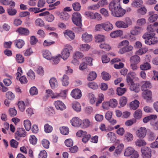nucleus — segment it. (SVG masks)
Returning a JSON list of instances; mask_svg holds the SVG:
<instances>
[{
	"mask_svg": "<svg viewBox=\"0 0 158 158\" xmlns=\"http://www.w3.org/2000/svg\"><path fill=\"white\" fill-rule=\"evenodd\" d=\"M121 0H113L109 5V10L112 15L114 17H122L126 13L125 10L123 9L120 5Z\"/></svg>",
	"mask_w": 158,
	"mask_h": 158,
	"instance_id": "f257e3e1",
	"label": "nucleus"
},
{
	"mask_svg": "<svg viewBox=\"0 0 158 158\" xmlns=\"http://www.w3.org/2000/svg\"><path fill=\"white\" fill-rule=\"evenodd\" d=\"M154 33L146 32L142 36V38L145 39V43L147 45H151L156 44L158 42L157 39L155 36Z\"/></svg>",
	"mask_w": 158,
	"mask_h": 158,
	"instance_id": "f03ea898",
	"label": "nucleus"
},
{
	"mask_svg": "<svg viewBox=\"0 0 158 158\" xmlns=\"http://www.w3.org/2000/svg\"><path fill=\"white\" fill-rule=\"evenodd\" d=\"M73 48L70 44H66L61 51L60 56L64 60H66L70 56V52L72 51Z\"/></svg>",
	"mask_w": 158,
	"mask_h": 158,
	"instance_id": "7ed1b4c3",
	"label": "nucleus"
},
{
	"mask_svg": "<svg viewBox=\"0 0 158 158\" xmlns=\"http://www.w3.org/2000/svg\"><path fill=\"white\" fill-rule=\"evenodd\" d=\"M81 16L80 13L78 12H75L72 15V19L73 23L76 26L79 27V31H81Z\"/></svg>",
	"mask_w": 158,
	"mask_h": 158,
	"instance_id": "20e7f679",
	"label": "nucleus"
},
{
	"mask_svg": "<svg viewBox=\"0 0 158 158\" xmlns=\"http://www.w3.org/2000/svg\"><path fill=\"white\" fill-rule=\"evenodd\" d=\"M132 24L131 20L129 19H128L126 22L122 21H118L115 23V25L117 27L121 28H127L129 26Z\"/></svg>",
	"mask_w": 158,
	"mask_h": 158,
	"instance_id": "39448f33",
	"label": "nucleus"
},
{
	"mask_svg": "<svg viewBox=\"0 0 158 158\" xmlns=\"http://www.w3.org/2000/svg\"><path fill=\"white\" fill-rule=\"evenodd\" d=\"M147 130L144 127H140L137 128L135 131L136 136L139 138L143 139L147 135Z\"/></svg>",
	"mask_w": 158,
	"mask_h": 158,
	"instance_id": "423d86ee",
	"label": "nucleus"
},
{
	"mask_svg": "<svg viewBox=\"0 0 158 158\" xmlns=\"http://www.w3.org/2000/svg\"><path fill=\"white\" fill-rule=\"evenodd\" d=\"M141 152L143 158H151V150L149 148L145 147L142 148Z\"/></svg>",
	"mask_w": 158,
	"mask_h": 158,
	"instance_id": "0eeeda50",
	"label": "nucleus"
},
{
	"mask_svg": "<svg viewBox=\"0 0 158 158\" xmlns=\"http://www.w3.org/2000/svg\"><path fill=\"white\" fill-rule=\"evenodd\" d=\"M115 150L113 153V156L116 157L119 156L124 148V145L122 143H119L115 145Z\"/></svg>",
	"mask_w": 158,
	"mask_h": 158,
	"instance_id": "6e6552de",
	"label": "nucleus"
},
{
	"mask_svg": "<svg viewBox=\"0 0 158 158\" xmlns=\"http://www.w3.org/2000/svg\"><path fill=\"white\" fill-rule=\"evenodd\" d=\"M71 97L75 99H78L82 96L81 90L77 88L73 89L70 94Z\"/></svg>",
	"mask_w": 158,
	"mask_h": 158,
	"instance_id": "1a4fd4ad",
	"label": "nucleus"
},
{
	"mask_svg": "<svg viewBox=\"0 0 158 158\" xmlns=\"http://www.w3.org/2000/svg\"><path fill=\"white\" fill-rule=\"evenodd\" d=\"M81 38L83 42L85 43H89L92 41L93 35L91 34L85 32L82 34Z\"/></svg>",
	"mask_w": 158,
	"mask_h": 158,
	"instance_id": "9d476101",
	"label": "nucleus"
},
{
	"mask_svg": "<svg viewBox=\"0 0 158 158\" xmlns=\"http://www.w3.org/2000/svg\"><path fill=\"white\" fill-rule=\"evenodd\" d=\"M137 74L134 71H130L127 74L126 77V81L128 83H132L133 79L136 78Z\"/></svg>",
	"mask_w": 158,
	"mask_h": 158,
	"instance_id": "9b49d317",
	"label": "nucleus"
},
{
	"mask_svg": "<svg viewBox=\"0 0 158 158\" xmlns=\"http://www.w3.org/2000/svg\"><path fill=\"white\" fill-rule=\"evenodd\" d=\"M26 135V131L25 130L22 128H19L15 133V137L17 139L19 140L20 138L24 137Z\"/></svg>",
	"mask_w": 158,
	"mask_h": 158,
	"instance_id": "f8f14e48",
	"label": "nucleus"
},
{
	"mask_svg": "<svg viewBox=\"0 0 158 158\" xmlns=\"http://www.w3.org/2000/svg\"><path fill=\"white\" fill-rule=\"evenodd\" d=\"M143 30V28L140 26H135L134 28L130 31L131 35H136L141 34Z\"/></svg>",
	"mask_w": 158,
	"mask_h": 158,
	"instance_id": "ddd939ff",
	"label": "nucleus"
},
{
	"mask_svg": "<svg viewBox=\"0 0 158 158\" xmlns=\"http://www.w3.org/2000/svg\"><path fill=\"white\" fill-rule=\"evenodd\" d=\"M54 104L56 109L63 110L66 108V106L63 102L60 100H57L54 102Z\"/></svg>",
	"mask_w": 158,
	"mask_h": 158,
	"instance_id": "4468645a",
	"label": "nucleus"
},
{
	"mask_svg": "<svg viewBox=\"0 0 158 158\" xmlns=\"http://www.w3.org/2000/svg\"><path fill=\"white\" fill-rule=\"evenodd\" d=\"M70 122L74 127H80L82 120L78 117H74L70 120Z\"/></svg>",
	"mask_w": 158,
	"mask_h": 158,
	"instance_id": "2eb2a0df",
	"label": "nucleus"
},
{
	"mask_svg": "<svg viewBox=\"0 0 158 158\" xmlns=\"http://www.w3.org/2000/svg\"><path fill=\"white\" fill-rule=\"evenodd\" d=\"M103 30L106 31H111L113 28L112 24L109 22H106L102 23Z\"/></svg>",
	"mask_w": 158,
	"mask_h": 158,
	"instance_id": "dca6fc26",
	"label": "nucleus"
},
{
	"mask_svg": "<svg viewBox=\"0 0 158 158\" xmlns=\"http://www.w3.org/2000/svg\"><path fill=\"white\" fill-rule=\"evenodd\" d=\"M142 96L147 102L149 101L152 98V92L150 90L143 91Z\"/></svg>",
	"mask_w": 158,
	"mask_h": 158,
	"instance_id": "f3484780",
	"label": "nucleus"
},
{
	"mask_svg": "<svg viewBox=\"0 0 158 158\" xmlns=\"http://www.w3.org/2000/svg\"><path fill=\"white\" fill-rule=\"evenodd\" d=\"M16 31L18 32L19 35H28L30 32L28 29L22 27H20L18 28Z\"/></svg>",
	"mask_w": 158,
	"mask_h": 158,
	"instance_id": "a211bd4d",
	"label": "nucleus"
},
{
	"mask_svg": "<svg viewBox=\"0 0 158 158\" xmlns=\"http://www.w3.org/2000/svg\"><path fill=\"white\" fill-rule=\"evenodd\" d=\"M133 49V47L131 45H128L127 46L124 47L120 48L118 52L120 54H123L126 52L131 51Z\"/></svg>",
	"mask_w": 158,
	"mask_h": 158,
	"instance_id": "6ab92c4d",
	"label": "nucleus"
},
{
	"mask_svg": "<svg viewBox=\"0 0 158 158\" xmlns=\"http://www.w3.org/2000/svg\"><path fill=\"white\" fill-rule=\"evenodd\" d=\"M135 151L134 148L131 147H128L124 150V156L126 157L129 156Z\"/></svg>",
	"mask_w": 158,
	"mask_h": 158,
	"instance_id": "aec40b11",
	"label": "nucleus"
},
{
	"mask_svg": "<svg viewBox=\"0 0 158 158\" xmlns=\"http://www.w3.org/2000/svg\"><path fill=\"white\" fill-rule=\"evenodd\" d=\"M72 107L75 111L80 112L81 110V106L80 104L77 102L75 101L72 104Z\"/></svg>",
	"mask_w": 158,
	"mask_h": 158,
	"instance_id": "412c9836",
	"label": "nucleus"
},
{
	"mask_svg": "<svg viewBox=\"0 0 158 158\" xmlns=\"http://www.w3.org/2000/svg\"><path fill=\"white\" fill-rule=\"evenodd\" d=\"M149 17L148 20L151 23L156 21L158 18V15L155 14L154 11H150L149 12Z\"/></svg>",
	"mask_w": 158,
	"mask_h": 158,
	"instance_id": "4be33fe9",
	"label": "nucleus"
},
{
	"mask_svg": "<svg viewBox=\"0 0 158 158\" xmlns=\"http://www.w3.org/2000/svg\"><path fill=\"white\" fill-rule=\"evenodd\" d=\"M152 87V85L149 81H144L142 82V85L141 87V89L142 91L148 90V89L151 88Z\"/></svg>",
	"mask_w": 158,
	"mask_h": 158,
	"instance_id": "5701e85b",
	"label": "nucleus"
},
{
	"mask_svg": "<svg viewBox=\"0 0 158 158\" xmlns=\"http://www.w3.org/2000/svg\"><path fill=\"white\" fill-rule=\"evenodd\" d=\"M130 63L138 64L141 61L140 57L137 54L132 56L130 58Z\"/></svg>",
	"mask_w": 158,
	"mask_h": 158,
	"instance_id": "b1692460",
	"label": "nucleus"
},
{
	"mask_svg": "<svg viewBox=\"0 0 158 158\" xmlns=\"http://www.w3.org/2000/svg\"><path fill=\"white\" fill-rule=\"evenodd\" d=\"M60 18L64 21H67L70 18L69 15L65 11H62L59 14Z\"/></svg>",
	"mask_w": 158,
	"mask_h": 158,
	"instance_id": "393cba45",
	"label": "nucleus"
},
{
	"mask_svg": "<svg viewBox=\"0 0 158 158\" xmlns=\"http://www.w3.org/2000/svg\"><path fill=\"white\" fill-rule=\"evenodd\" d=\"M43 57L46 59L51 60L52 57L51 52L48 50H44L42 52Z\"/></svg>",
	"mask_w": 158,
	"mask_h": 158,
	"instance_id": "a878e982",
	"label": "nucleus"
},
{
	"mask_svg": "<svg viewBox=\"0 0 158 158\" xmlns=\"http://www.w3.org/2000/svg\"><path fill=\"white\" fill-rule=\"evenodd\" d=\"M123 34V31L121 30L113 31L110 34V36L112 38H115L121 36Z\"/></svg>",
	"mask_w": 158,
	"mask_h": 158,
	"instance_id": "bb28decb",
	"label": "nucleus"
},
{
	"mask_svg": "<svg viewBox=\"0 0 158 158\" xmlns=\"http://www.w3.org/2000/svg\"><path fill=\"white\" fill-rule=\"evenodd\" d=\"M131 84L130 87V89L131 91H133L135 92H138L140 90L139 85L138 84H135L133 82L132 83H129Z\"/></svg>",
	"mask_w": 158,
	"mask_h": 158,
	"instance_id": "cd10ccee",
	"label": "nucleus"
},
{
	"mask_svg": "<svg viewBox=\"0 0 158 158\" xmlns=\"http://www.w3.org/2000/svg\"><path fill=\"white\" fill-rule=\"evenodd\" d=\"M49 82L50 86L52 89H55L58 86V83L56 78L54 77L51 78Z\"/></svg>",
	"mask_w": 158,
	"mask_h": 158,
	"instance_id": "c85d7f7f",
	"label": "nucleus"
},
{
	"mask_svg": "<svg viewBox=\"0 0 158 158\" xmlns=\"http://www.w3.org/2000/svg\"><path fill=\"white\" fill-rule=\"evenodd\" d=\"M14 42L15 46L19 48H21L25 44L24 41L22 39L15 40Z\"/></svg>",
	"mask_w": 158,
	"mask_h": 158,
	"instance_id": "c756f323",
	"label": "nucleus"
},
{
	"mask_svg": "<svg viewBox=\"0 0 158 158\" xmlns=\"http://www.w3.org/2000/svg\"><path fill=\"white\" fill-rule=\"evenodd\" d=\"M64 36L66 37H69L71 39L73 40L75 37L74 33L72 31L68 30L65 31L64 32Z\"/></svg>",
	"mask_w": 158,
	"mask_h": 158,
	"instance_id": "7c9ffc66",
	"label": "nucleus"
},
{
	"mask_svg": "<svg viewBox=\"0 0 158 158\" xmlns=\"http://www.w3.org/2000/svg\"><path fill=\"white\" fill-rule=\"evenodd\" d=\"M142 111L139 109L135 110L133 114L134 117L136 120L140 119L142 117Z\"/></svg>",
	"mask_w": 158,
	"mask_h": 158,
	"instance_id": "2f4dec72",
	"label": "nucleus"
},
{
	"mask_svg": "<svg viewBox=\"0 0 158 158\" xmlns=\"http://www.w3.org/2000/svg\"><path fill=\"white\" fill-rule=\"evenodd\" d=\"M135 53L138 55H142L145 54L148 51V48L146 47H142L138 49Z\"/></svg>",
	"mask_w": 158,
	"mask_h": 158,
	"instance_id": "473e14b6",
	"label": "nucleus"
},
{
	"mask_svg": "<svg viewBox=\"0 0 158 158\" xmlns=\"http://www.w3.org/2000/svg\"><path fill=\"white\" fill-rule=\"evenodd\" d=\"M133 134L129 132H127L124 136V139L127 142H131L133 139Z\"/></svg>",
	"mask_w": 158,
	"mask_h": 158,
	"instance_id": "72a5a7b5",
	"label": "nucleus"
},
{
	"mask_svg": "<svg viewBox=\"0 0 158 158\" xmlns=\"http://www.w3.org/2000/svg\"><path fill=\"white\" fill-rule=\"evenodd\" d=\"M61 81L62 82V84L63 86H67L69 83V77L65 74L63 75Z\"/></svg>",
	"mask_w": 158,
	"mask_h": 158,
	"instance_id": "f704fd0d",
	"label": "nucleus"
},
{
	"mask_svg": "<svg viewBox=\"0 0 158 158\" xmlns=\"http://www.w3.org/2000/svg\"><path fill=\"white\" fill-rule=\"evenodd\" d=\"M135 143L136 146L138 147L145 146L147 144V143L144 139L139 138L136 140Z\"/></svg>",
	"mask_w": 158,
	"mask_h": 158,
	"instance_id": "c9c22d12",
	"label": "nucleus"
},
{
	"mask_svg": "<svg viewBox=\"0 0 158 158\" xmlns=\"http://www.w3.org/2000/svg\"><path fill=\"white\" fill-rule=\"evenodd\" d=\"M90 48V46L88 44H80L79 46V48L82 51H87Z\"/></svg>",
	"mask_w": 158,
	"mask_h": 158,
	"instance_id": "e433bc0d",
	"label": "nucleus"
},
{
	"mask_svg": "<svg viewBox=\"0 0 158 158\" xmlns=\"http://www.w3.org/2000/svg\"><path fill=\"white\" fill-rule=\"evenodd\" d=\"M139 103V102L138 100H135L130 102V107L133 110H135L138 107Z\"/></svg>",
	"mask_w": 158,
	"mask_h": 158,
	"instance_id": "4c0bfd02",
	"label": "nucleus"
},
{
	"mask_svg": "<svg viewBox=\"0 0 158 158\" xmlns=\"http://www.w3.org/2000/svg\"><path fill=\"white\" fill-rule=\"evenodd\" d=\"M157 118L156 115L152 114L144 117L143 119V122L146 123H148L150 120L156 119Z\"/></svg>",
	"mask_w": 158,
	"mask_h": 158,
	"instance_id": "58836bf2",
	"label": "nucleus"
},
{
	"mask_svg": "<svg viewBox=\"0 0 158 158\" xmlns=\"http://www.w3.org/2000/svg\"><path fill=\"white\" fill-rule=\"evenodd\" d=\"M139 68L141 70H147L151 69V66L149 63L146 62L140 65Z\"/></svg>",
	"mask_w": 158,
	"mask_h": 158,
	"instance_id": "ea45409f",
	"label": "nucleus"
},
{
	"mask_svg": "<svg viewBox=\"0 0 158 158\" xmlns=\"http://www.w3.org/2000/svg\"><path fill=\"white\" fill-rule=\"evenodd\" d=\"M96 42L99 43L104 41L105 40V36L103 35L97 34L95 36Z\"/></svg>",
	"mask_w": 158,
	"mask_h": 158,
	"instance_id": "a19ab883",
	"label": "nucleus"
},
{
	"mask_svg": "<svg viewBox=\"0 0 158 158\" xmlns=\"http://www.w3.org/2000/svg\"><path fill=\"white\" fill-rule=\"evenodd\" d=\"M104 96L103 94L99 93L98 95V101L96 102L95 106H98L104 100Z\"/></svg>",
	"mask_w": 158,
	"mask_h": 158,
	"instance_id": "79ce46f5",
	"label": "nucleus"
},
{
	"mask_svg": "<svg viewBox=\"0 0 158 158\" xmlns=\"http://www.w3.org/2000/svg\"><path fill=\"white\" fill-rule=\"evenodd\" d=\"M90 122L87 119H85L82 121L80 127L82 128H86L89 127L90 125Z\"/></svg>",
	"mask_w": 158,
	"mask_h": 158,
	"instance_id": "37998d69",
	"label": "nucleus"
},
{
	"mask_svg": "<svg viewBox=\"0 0 158 158\" xmlns=\"http://www.w3.org/2000/svg\"><path fill=\"white\" fill-rule=\"evenodd\" d=\"M88 97L90 104H93L95 103L96 101V98L93 94L89 93L88 94Z\"/></svg>",
	"mask_w": 158,
	"mask_h": 158,
	"instance_id": "c03bdc74",
	"label": "nucleus"
},
{
	"mask_svg": "<svg viewBox=\"0 0 158 158\" xmlns=\"http://www.w3.org/2000/svg\"><path fill=\"white\" fill-rule=\"evenodd\" d=\"M100 48L107 51H109L110 50L111 47L110 45L106 43H103L99 45Z\"/></svg>",
	"mask_w": 158,
	"mask_h": 158,
	"instance_id": "a18cd8bd",
	"label": "nucleus"
},
{
	"mask_svg": "<svg viewBox=\"0 0 158 158\" xmlns=\"http://www.w3.org/2000/svg\"><path fill=\"white\" fill-rule=\"evenodd\" d=\"M108 102L110 107L114 108L117 106L118 102L117 100L115 99H110Z\"/></svg>",
	"mask_w": 158,
	"mask_h": 158,
	"instance_id": "49530a36",
	"label": "nucleus"
},
{
	"mask_svg": "<svg viewBox=\"0 0 158 158\" xmlns=\"http://www.w3.org/2000/svg\"><path fill=\"white\" fill-rule=\"evenodd\" d=\"M97 77V74L94 72H91L88 75L87 79L89 81H92L94 80Z\"/></svg>",
	"mask_w": 158,
	"mask_h": 158,
	"instance_id": "de8ad7c7",
	"label": "nucleus"
},
{
	"mask_svg": "<svg viewBox=\"0 0 158 158\" xmlns=\"http://www.w3.org/2000/svg\"><path fill=\"white\" fill-rule=\"evenodd\" d=\"M147 12V10L144 6L141 7L137 10V12L138 14L142 15L146 14Z\"/></svg>",
	"mask_w": 158,
	"mask_h": 158,
	"instance_id": "09e8293b",
	"label": "nucleus"
},
{
	"mask_svg": "<svg viewBox=\"0 0 158 158\" xmlns=\"http://www.w3.org/2000/svg\"><path fill=\"white\" fill-rule=\"evenodd\" d=\"M24 126L26 130L27 131H29L31 128V123L29 120L26 119L24 121Z\"/></svg>",
	"mask_w": 158,
	"mask_h": 158,
	"instance_id": "8fccbe9b",
	"label": "nucleus"
},
{
	"mask_svg": "<svg viewBox=\"0 0 158 158\" xmlns=\"http://www.w3.org/2000/svg\"><path fill=\"white\" fill-rule=\"evenodd\" d=\"M100 129L102 131H106V132L111 131L113 129L112 128H109V127H106L105 125L103 123H102L99 127Z\"/></svg>",
	"mask_w": 158,
	"mask_h": 158,
	"instance_id": "3c124183",
	"label": "nucleus"
},
{
	"mask_svg": "<svg viewBox=\"0 0 158 158\" xmlns=\"http://www.w3.org/2000/svg\"><path fill=\"white\" fill-rule=\"evenodd\" d=\"M53 130L52 126L48 123L46 124L44 126V131L46 133H51Z\"/></svg>",
	"mask_w": 158,
	"mask_h": 158,
	"instance_id": "603ef678",
	"label": "nucleus"
},
{
	"mask_svg": "<svg viewBox=\"0 0 158 158\" xmlns=\"http://www.w3.org/2000/svg\"><path fill=\"white\" fill-rule=\"evenodd\" d=\"M108 139L111 141H114L116 139L115 134L113 132H109L107 135Z\"/></svg>",
	"mask_w": 158,
	"mask_h": 158,
	"instance_id": "864d4df0",
	"label": "nucleus"
},
{
	"mask_svg": "<svg viewBox=\"0 0 158 158\" xmlns=\"http://www.w3.org/2000/svg\"><path fill=\"white\" fill-rule=\"evenodd\" d=\"M15 59L17 62L22 63L24 62V58L21 55L18 54L16 55Z\"/></svg>",
	"mask_w": 158,
	"mask_h": 158,
	"instance_id": "5fc2aeb1",
	"label": "nucleus"
},
{
	"mask_svg": "<svg viewBox=\"0 0 158 158\" xmlns=\"http://www.w3.org/2000/svg\"><path fill=\"white\" fill-rule=\"evenodd\" d=\"M18 105L19 110L22 111H23L25 109V105L24 102L22 101H19L18 102Z\"/></svg>",
	"mask_w": 158,
	"mask_h": 158,
	"instance_id": "6e6d98bb",
	"label": "nucleus"
},
{
	"mask_svg": "<svg viewBox=\"0 0 158 158\" xmlns=\"http://www.w3.org/2000/svg\"><path fill=\"white\" fill-rule=\"evenodd\" d=\"M60 133L63 135H67L69 133V129L67 127H60Z\"/></svg>",
	"mask_w": 158,
	"mask_h": 158,
	"instance_id": "4d7b16f0",
	"label": "nucleus"
},
{
	"mask_svg": "<svg viewBox=\"0 0 158 158\" xmlns=\"http://www.w3.org/2000/svg\"><path fill=\"white\" fill-rule=\"evenodd\" d=\"M127 91L126 88H121L118 87L117 89V94L119 96H121L124 94Z\"/></svg>",
	"mask_w": 158,
	"mask_h": 158,
	"instance_id": "13d9d810",
	"label": "nucleus"
},
{
	"mask_svg": "<svg viewBox=\"0 0 158 158\" xmlns=\"http://www.w3.org/2000/svg\"><path fill=\"white\" fill-rule=\"evenodd\" d=\"M73 9L75 11H79L81 8V5L80 3L77 2H75L72 4Z\"/></svg>",
	"mask_w": 158,
	"mask_h": 158,
	"instance_id": "bf43d9fd",
	"label": "nucleus"
},
{
	"mask_svg": "<svg viewBox=\"0 0 158 158\" xmlns=\"http://www.w3.org/2000/svg\"><path fill=\"white\" fill-rule=\"evenodd\" d=\"M102 107L104 110H107L110 109V106L108 101H104L102 104Z\"/></svg>",
	"mask_w": 158,
	"mask_h": 158,
	"instance_id": "052dcab7",
	"label": "nucleus"
},
{
	"mask_svg": "<svg viewBox=\"0 0 158 158\" xmlns=\"http://www.w3.org/2000/svg\"><path fill=\"white\" fill-rule=\"evenodd\" d=\"M55 43V42L51 41L49 40H44L43 43V45L45 47L49 46L52 45L53 44Z\"/></svg>",
	"mask_w": 158,
	"mask_h": 158,
	"instance_id": "680f3d73",
	"label": "nucleus"
},
{
	"mask_svg": "<svg viewBox=\"0 0 158 158\" xmlns=\"http://www.w3.org/2000/svg\"><path fill=\"white\" fill-rule=\"evenodd\" d=\"M136 120L134 118H132L127 120L125 122V125L127 127L132 126L134 123H135Z\"/></svg>",
	"mask_w": 158,
	"mask_h": 158,
	"instance_id": "e2e57ef3",
	"label": "nucleus"
},
{
	"mask_svg": "<svg viewBox=\"0 0 158 158\" xmlns=\"http://www.w3.org/2000/svg\"><path fill=\"white\" fill-rule=\"evenodd\" d=\"M60 57V54H58L55 56H52L51 60H52V63L55 64H57L59 62Z\"/></svg>",
	"mask_w": 158,
	"mask_h": 158,
	"instance_id": "0e129e2a",
	"label": "nucleus"
},
{
	"mask_svg": "<svg viewBox=\"0 0 158 158\" xmlns=\"http://www.w3.org/2000/svg\"><path fill=\"white\" fill-rule=\"evenodd\" d=\"M102 76L103 79L105 81H108L110 78V75L107 73L103 72L102 73Z\"/></svg>",
	"mask_w": 158,
	"mask_h": 158,
	"instance_id": "69168bd1",
	"label": "nucleus"
},
{
	"mask_svg": "<svg viewBox=\"0 0 158 158\" xmlns=\"http://www.w3.org/2000/svg\"><path fill=\"white\" fill-rule=\"evenodd\" d=\"M136 23L139 26H142L146 23V20L144 18H140L137 20Z\"/></svg>",
	"mask_w": 158,
	"mask_h": 158,
	"instance_id": "338daca9",
	"label": "nucleus"
},
{
	"mask_svg": "<svg viewBox=\"0 0 158 158\" xmlns=\"http://www.w3.org/2000/svg\"><path fill=\"white\" fill-rule=\"evenodd\" d=\"M127 102V99L125 97H122L120 98L119 100V104L121 106L123 107L125 106Z\"/></svg>",
	"mask_w": 158,
	"mask_h": 158,
	"instance_id": "774afa93",
	"label": "nucleus"
}]
</instances>
